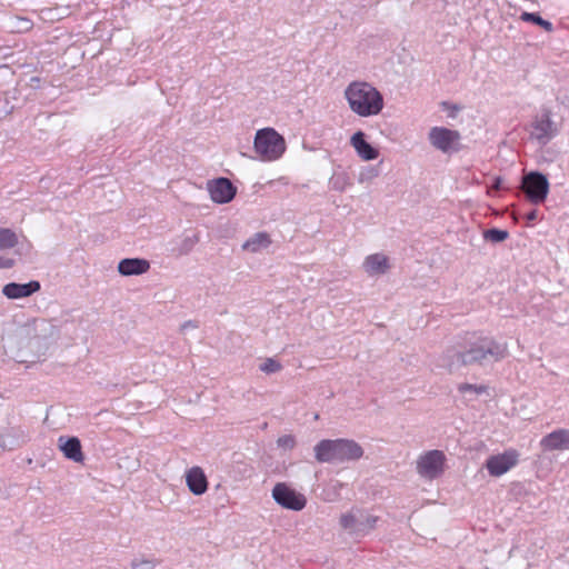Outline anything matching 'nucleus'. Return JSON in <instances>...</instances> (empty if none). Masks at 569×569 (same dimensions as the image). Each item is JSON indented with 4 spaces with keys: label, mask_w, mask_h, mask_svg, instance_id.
<instances>
[{
    "label": "nucleus",
    "mask_w": 569,
    "mask_h": 569,
    "mask_svg": "<svg viewBox=\"0 0 569 569\" xmlns=\"http://www.w3.org/2000/svg\"><path fill=\"white\" fill-rule=\"evenodd\" d=\"M345 96L350 109L360 117L376 116L383 108L382 94L368 82L350 83Z\"/></svg>",
    "instance_id": "nucleus-1"
},
{
    "label": "nucleus",
    "mask_w": 569,
    "mask_h": 569,
    "mask_svg": "<svg viewBox=\"0 0 569 569\" xmlns=\"http://www.w3.org/2000/svg\"><path fill=\"white\" fill-rule=\"evenodd\" d=\"M506 346H499L493 340L472 333L467 338L463 351L458 353L462 365L480 363L488 358L499 360L506 356Z\"/></svg>",
    "instance_id": "nucleus-2"
},
{
    "label": "nucleus",
    "mask_w": 569,
    "mask_h": 569,
    "mask_svg": "<svg viewBox=\"0 0 569 569\" xmlns=\"http://www.w3.org/2000/svg\"><path fill=\"white\" fill-rule=\"evenodd\" d=\"M319 462L356 460L362 457V448L353 440H321L315 448Z\"/></svg>",
    "instance_id": "nucleus-3"
},
{
    "label": "nucleus",
    "mask_w": 569,
    "mask_h": 569,
    "mask_svg": "<svg viewBox=\"0 0 569 569\" xmlns=\"http://www.w3.org/2000/svg\"><path fill=\"white\" fill-rule=\"evenodd\" d=\"M254 152L262 161H276L287 149L284 138L273 128L259 129L253 141Z\"/></svg>",
    "instance_id": "nucleus-4"
},
{
    "label": "nucleus",
    "mask_w": 569,
    "mask_h": 569,
    "mask_svg": "<svg viewBox=\"0 0 569 569\" xmlns=\"http://www.w3.org/2000/svg\"><path fill=\"white\" fill-rule=\"evenodd\" d=\"M272 498L284 509L300 511L307 505L305 495L298 492L286 482H278L272 489Z\"/></svg>",
    "instance_id": "nucleus-5"
},
{
    "label": "nucleus",
    "mask_w": 569,
    "mask_h": 569,
    "mask_svg": "<svg viewBox=\"0 0 569 569\" xmlns=\"http://www.w3.org/2000/svg\"><path fill=\"white\" fill-rule=\"evenodd\" d=\"M460 133L445 127H433L429 131L430 143L438 150L448 153L460 149Z\"/></svg>",
    "instance_id": "nucleus-6"
},
{
    "label": "nucleus",
    "mask_w": 569,
    "mask_h": 569,
    "mask_svg": "<svg viewBox=\"0 0 569 569\" xmlns=\"http://www.w3.org/2000/svg\"><path fill=\"white\" fill-rule=\"evenodd\" d=\"M446 456L440 450H430L421 455L417 461L418 473L428 479H435L443 472Z\"/></svg>",
    "instance_id": "nucleus-7"
},
{
    "label": "nucleus",
    "mask_w": 569,
    "mask_h": 569,
    "mask_svg": "<svg viewBox=\"0 0 569 569\" xmlns=\"http://www.w3.org/2000/svg\"><path fill=\"white\" fill-rule=\"evenodd\" d=\"M522 189L530 201L541 203L548 196L549 182L543 174L531 172L523 177Z\"/></svg>",
    "instance_id": "nucleus-8"
},
{
    "label": "nucleus",
    "mask_w": 569,
    "mask_h": 569,
    "mask_svg": "<svg viewBox=\"0 0 569 569\" xmlns=\"http://www.w3.org/2000/svg\"><path fill=\"white\" fill-rule=\"evenodd\" d=\"M518 461L519 452L516 449H508L490 456L486 461V468L490 476L500 477L517 466Z\"/></svg>",
    "instance_id": "nucleus-9"
},
{
    "label": "nucleus",
    "mask_w": 569,
    "mask_h": 569,
    "mask_svg": "<svg viewBox=\"0 0 569 569\" xmlns=\"http://www.w3.org/2000/svg\"><path fill=\"white\" fill-rule=\"evenodd\" d=\"M208 191L212 201L228 203L236 196V187L227 178H218L208 182Z\"/></svg>",
    "instance_id": "nucleus-10"
},
{
    "label": "nucleus",
    "mask_w": 569,
    "mask_h": 569,
    "mask_svg": "<svg viewBox=\"0 0 569 569\" xmlns=\"http://www.w3.org/2000/svg\"><path fill=\"white\" fill-rule=\"evenodd\" d=\"M540 446L550 451L569 449V430L559 429L550 432L541 439Z\"/></svg>",
    "instance_id": "nucleus-11"
},
{
    "label": "nucleus",
    "mask_w": 569,
    "mask_h": 569,
    "mask_svg": "<svg viewBox=\"0 0 569 569\" xmlns=\"http://www.w3.org/2000/svg\"><path fill=\"white\" fill-rule=\"evenodd\" d=\"M186 482L189 490L196 496L204 493L208 489L207 477L200 467H192L187 470Z\"/></svg>",
    "instance_id": "nucleus-12"
},
{
    "label": "nucleus",
    "mask_w": 569,
    "mask_h": 569,
    "mask_svg": "<svg viewBox=\"0 0 569 569\" xmlns=\"http://www.w3.org/2000/svg\"><path fill=\"white\" fill-rule=\"evenodd\" d=\"M39 290L40 283L38 281H30L23 284L11 282L3 287L2 293L9 299H19L29 297Z\"/></svg>",
    "instance_id": "nucleus-13"
},
{
    "label": "nucleus",
    "mask_w": 569,
    "mask_h": 569,
    "mask_svg": "<svg viewBox=\"0 0 569 569\" xmlns=\"http://www.w3.org/2000/svg\"><path fill=\"white\" fill-rule=\"evenodd\" d=\"M351 146L355 148L358 156L366 161L375 160L378 158L379 152L371 144L365 140L362 131L356 132L350 139Z\"/></svg>",
    "instance_id": "nucleus-14"
},
{
    "label": "nucleus",
    "mask_w": 569,
    "mask_h": 569,
    "mask_svg": "<svg viewBox=\"0 0 569 569\" xmlns=\"http://www.w3.org/2000/svg\"><path fill=\"white\" fill-rule=\"evenodd\" d=\"M59 448L66 458L73 460L74 462H82L84 459L81 442L77 437H71L68 439L60 437Z\"/></svg>",
    "instance_id": "nucleus-15"
},
{
    "label": "nucleus",
    "mask_w": 569,
    "mask_h": 569,
    "mask_svg": "<svg viewBox=\"0 0 569 569\" xmlns=\"http://www.w3.org/2000/svg\"><path fill=\"white\" fill-rule=\"evenodd\" d=\"M150 268L149 261L144 259H123L118 264V270L123 276L142 274Z\"/></svg>",
    "instance_id": "nucleus-16"
},
{
    "label": "nucleus",
    "mask_w": 569,
    "mask_h": 569,
    "mask_svg": "<svg viewBox=\"0 0 569 569\" xmlns=\"http://www.w3.org/2000/svg\"><path fill=\"white\" fill-rule=\"evenodd\" d=\"M363 268L370 276L385 273L389 268L388 257L381 253L370 254L366 258Z\"/></svg>",
    "instance_id": "nucleus-17"
},
{
    "label": "nucleus",
    "mask_w": 569,
    "mask_h": 569,
    "mask_svg": "<svg viewBox=\"0 0 569 569\" xmlns=\"http://www.w3.org/2000/svg\"><path fill=\"white\" fill-rule=\"evenodd\" d=\"M551 120L549 112H546L540 119H537L533 123V133L538 139H543L551 133Z\"/></svg>",
    "instance_id": "nucleus-18"
},
{
    "label": "nucleus",
    "mask_w": 569,
    "mask_h": 569,
    "mask_svg": "<svg viewBox=\"0 0 569 569\" xmlns=\"http://www.w3.org/2000/svg\"><path fill=\"white\" fill-rule=\"evenodd\" d=\"M271 243L270 237L266 232H258L243 244V249L256 252L261 248H267Z\"/></svg>",
    "instance_id": "nucleus-19"
},
{
    "label": "nucleus",
    "mask_w": 569,
    "mask_h": 569,
    "mask_svg": "<svg viewBox=\"0 0 569 569\" xmlns=\"http://www.w3.org/2000/svg\"><path fill=\"white\" fill-rule=\"evenodd\" d=\"M520 20L523 22H530L539 26L546 32H552L553 26L550 21L545 20L539 13L533 12H522L520 16Z\"/></svg>",
    "instance_id": "nucleus-20"
},
{
    "label": "nucleus",
    "mask_w": 569,
    "mask_h": 569,
    "mask_svg": "<svg viewBox=\"0 0 569 569\" xmlns=\"http://www.w3.org/2000/svg\"><path fill=\"white\" fill-rule=\"evenodd\" d=\"M19 242L18 234L9 228H0V250L14 248Z\"/></svg>",
    "instance_id": "nucleus-21"
},
{
    "label": "nucleus",
    "mask_w": 569,
    "mask_h": 569,
    "mask_svg": "<svg viewBox=\"0 0 569 569\" xmlns=\"http://www.w3.org/2000/svg\"><path fill=\"white\" fill-rule=\"evenodd\" d=\"M33 22L23 17H14L10 20V28L12 32L23 33L32 29Z\"/></svg>",
    "instance_id": "nucleus-22"
},
{
    "label": "nucleus",
    "mask_w": 569,
    "mask_h": 569,
    "mask_svg": "<svg viewBox=\"0 0 569 569\" xmlns=\"http://www.w3.org/2000/svg\"><path fill=\"white\" fill-rule=\"evenodd\" d=\"M483 237L486 240L492 241V242H501L505 241L509 233L506 230L500 229H489L485 231Z\"/></svg>",
    "instance_id": "nucleus-23"
},
{
    "label": "nucleus",
    "mask_w": 569,
    "mask_h": 569,
    "mask_svg": "<svg viewBox=\"0 0 569 569\" xmlns=\"http://www.w3.org/2000/svg\"><path fill=\"white\" fill-rule=\"evenodd\" d=\"M281 369V365L273 360L272 358H268L264 360L263 363H261L260 366V370L266 372V373H272V372H277Z\"/></svg>",
    "instance_id": "nucleus-24"
},
{
    "label": "nucleus",
    "mask_w": 569,
    "mask_h": 569,
    "mask_svg": "<svg viewBox=\"0 0 569 569\" xmlns=\"http://www.w3.org/2000/svg\"><path fill=\"white\" fill-rule=\"evenodd\" d=\"M356 518L352 513H345L340 517V525L345 529L353 528Z\"/></svg>",
    "instance_id": "nucleus-25"
},
{
    "label": "nucleus",
    "mask_w": 569,
    "mask_h": 569,
    "mask_svg": "<svg viewBox=\"0 0 569 569\" xmlns=\"http://www.w3.org/2000/svg\"><path fill=\"white\" fill-rule=\"evenodd\" d=\"M458 390L461 392V393H466L467 391H475L477 393H481L486 390L485 387L482 386H473V385H470V383H462L459 386Z\"/></svg>",
    "instance_id": "nucleus-26"
},
{
    "label": "nucleus",
    "mask_w": 569,
    "mask_h": 569,
    "mask_svg": "<svg viewBox=\"0 0 569 569\" xmlns=\"http://www.w3.org/2000/svg\"><path fill=\"white\" fill-rule=\"evenodd\" d=\"M14 260L9 258H3L0 256V269H8L13 267Z\"/></svg>",
    "instance_id": "nucleus-27"
},
{
    "label": "nucleus",
    "mask_w": 569,
    "mask_h": 569,
    "mask_svg": "<svg viewBox=\"0 0 569 569\" xmlns=\"http://www.w3.org/2000/svg\"><path fill=\"white\" fill-rule=\"evenodd\" d=\"M500 188H501V178L497 177L495 179V182L492 183V186L489 188L488 194H492V191H498Z\"/></svg>",
    "instance_id": "nucleus-28"
},
{
    "label": "nucleus",
    "mask_w": 569,
    "mask_h": 569,
    "mask_svg": "<svg viewBox=\"0 0 569 569\" xmlns=\"http://www.w3.org/2000/svg\"><path fill=\"white\" fill-rule=\"evenodd\" d=\"M278 443L281 446H291L293 443V439L290 437L280 438Z\"/></svg>",
    "instance_id": "nucleus-29"
},
{
    "label": "nucleus",
    "mask_w": 569,
    "mask_h": 569,
    "mask_svg": "<svg viewBox=\"0 0 569 569\" xmlns=\"http://www.w3.org/2000/svg\"><path fill=\"white\" fill-rule=\"evenodd\" d=\"M537 216H538L537 211L532 210L529 213H527L526 218L528 221H533L537 219Z\"/></svg>",
    "instance_id": "nucleus-30"
},
{
    "label": "nucleus",
    "mask_w": 569,
    "mask_h": 569,
    "mask_svg": "<svg viewBox=\"0 0 569 569\" xmlns=\"http://www.w3.org/2000/svg\"><path fill=\"white\" fill-rule=\"evenodd\" d=\"M376 521H377V517H372V516L368 517L367 518L368 527L372 528L375 526Z\"/></svg>",
    "instance_id": "nucleus-31"
}]
</instances>
